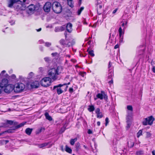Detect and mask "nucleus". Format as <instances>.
<instances>
[{
  "mask_svg": "<svg viewBox=\"0 0 155 155\" xmlns=\"http://www.w3.org/2000/svg\"><path fill=\"white\" fill-rule=\"evenodd\" d=\"M28 2L29 0H23V2H19V1H15L14 0H8V6L12 8L13 5L15 4L14 7L17 11L23 10L27 6L26 4H28Z\"/></svg>",
  "mask_w": 155,
  "mask_h": 155,
  "instance_id": "obj_1",
  "label": "nucleus"
},
{
  "mask_svg": "<svg viewBox=\"0 0 155 155\" xmlns=\"http://www.w3.org/2000/svg\"><path fill=\"white\" fill-rule=\"evenodd\" d=\"M62 71V68L61 67H58L56 69L52 68L49 70L48 72V74L51 79L54 80L57 78V76L59 75Z\"/></svg>",
  "mask_w": 155,
  "mask_h": 155,
  "instance_id": "obj_2",
  "label": "nucleus"
},
{
  "mask_svg": "<svg viewBox=\"0 0 155 155\" xmlns=\"http://www.w3.org/2000/svg\"><path fill=\"white\" fill-rule=\"evenodd\" d=\"M14 87V91L15 93H20L24 90L25 88V85L21 83H18L15 84Z\"/></svg>",
  "mask_w": 155,
  "mask_h": 155,
  "instance_id": "obj_3",
  "label": "nucleus"
},
{
  "mask_svg": "<svg viewBox=\"0 0 155 155\" xmlns=\"http://www.w3.org/2000/svg\"><path fill=\"white\" fill-rule=\"evenodd\" d=\"M52 8L54 12L56 13H59L61 12L62 8L60 4L57 2L53 3Z\"/></svg>",
  "mask_w": 155,
  "mask_h": 155,
  "instance_id": "obj_4",
  "label": "nucleus"
},
{
  "mask_svg": "<svg viewBox=\"0 0 155 155\" xmlns=\"http://www.w3.org/2000/svg\"><path fill=\"white\" fill-rule=\"evenodd\" d=\"M51 83V79L49 77L43 78L40 81L41 84L43 86L47 87L49 86Z\"/></svg>",
  "mask_w": 155,
  "mask_h": 155,
  "instance_id": "obj_5",
  "label": "nucleus"
},
{
  "mask_svg": "<svg viewBox=\"0 0 155 155\" xmlns=\"http://www.w3.org/2000/svg\"><path fill=\"white\" fill-rule=\"evenodd\" d=\"M38 7L34 4H31L28 6L27 9V13L29 14H33L34 11L38 9Z\"/></svg>",
  "mask_w": 155,
  "mask_h": 155,
  "instance_id": "obj_6",
  "label": "nucleus"
},
{
  "mask_svg": "<svg viewBox=\"0 0 155 155\" xmlns=\"http://www.w3.org/2000/svg\"><path fill=\"white\" fill-rule=\"evenodd\" d=\"M154 120V118L153 117H147L145 118L143 121V124L144 125H146L147 124L151 125L153 123V122Z\"/></svg>",
  "mask_w": 155,
  "mask_h": 155,
  "instance_id": "obj_7",
  "label": "nucleus"
},
{
  "mask_svg": "<svg viewBox=\"0 0 155 155\" xmlns=\"http://www.w3.org/2000/svg\"><path fill=\"white\" fill-rule=\"evenodd\" d=\"M4 88V91L7 93H9L14 90V85L12 84H8Z\"/></svg>",
  "mask_w": 155,
  "mask_h": 155,
  "instance_id": "obj_8",
  "label": "nucleus"
},
{
  "mask_svg": "<svg viewBox=\"0 0 155 155\" xmlns=\"http://www.w3.org/2000/svg\"><path fill=\"white\" fill-rule=\"evenodd\" d=\"M62 86H63V85L60 84L58 85L54 86L53 87V89L56 91L57 94L59 95L62 94L63 92V91L62 90L63 88H61V87Z\"/></svg>",
  "mask_w": 155,
  "mask_h": 155,
  "instance_id": "obj_9",
  "label": "nucleus"
},
{
  "mask_svg": "<svg viewBox=\"0 0 155 155\" xmlns=\"http://www.w3.org/2000/svg\"><path fill=\"white\" fill-rule=\"evenodd\" d=\"M51 6V2H46L43 7V9L45 11L47 12H49L50 11Z\"/></svg>",
  "mask_w": 155,
  "mask_h": 155,
  "instance_id": "obj_10",
  "label": "nucleus"
},
{
  "mask_svg": "<svg viewBox=\"0 0 155 155\" xmlns=\"http://www.w3.org/2000/svg\"><path fill=\"white\" fill-rule=\"evenodd\" d=\"M8 81L7 79L5 78L3 79L1 82H0V87L3 88L8 84Z\"/></svg>",
  "mask_w": 155,
  "mask_h": 155,
  "instance_id": "obj_11",
  "label": "nucleus"
},
{
  "mask_svg": "<svg viewBox=\"0 0 155 155\" xmlns=\"http://www.w3.org/2000/svg\"><path fill=\"white\" fill-rule=\"evenodd\" d=\"M101 93H99L97 95V97L98 98L101 99H102L104 98V99H107V96L105 94V92L104 91H101Z\"/></svg>",
  "mask_w": 155,
  "mask_h": 155,
  "instance_id": "obj_12",
  "label": "nucleus"
},
{
  "mask_svg": "<svg viewBox=\"0 0 155 155\" xmlns=\"http://www.w3.org/2000/svg\"><path fill=\"white\" fill-rule=\"evenodd\" d=\"M127 125L126 127L127 129L129 128L132 123V117H128L127 119Z\"/></svg>",
  "mask_w": 155,
  "mask_h": 155,
  "instance_id": "obj_13",
  "label": "nucleus"
},
{
  "mask_svg": "<svg viewBox=\"0 0 155 155\" xmlns=\"http://www.w3.org/2000/svg\"><path fill=\"white\" fill-rule=\"evenodd\" d=\"M39 86V84L38 81H35L32 83L31 84V87L33 88H38Z\"/></svg>",
  "mask_w": 155,
  "mask_h": 155,
  "instance_id": "obj_14",
  "label": "nucleus"
},
{
  "mask_svg": "<svg viewBox=\"0 0 155 155\" xmlns=\"http://www.w3.org/2000/svg\"><path fill=\"white\" fill-rule=\"evenodd\" d=\"M72 25L71 23H68L67 24L66 26V29L68 32L70 33L72 31Z\"/></svg>",
  "mask_w": 155,
  "mask_h": 155,
  "instance_id": "obj_15",
  "label": "nucleus"
},
{
  "mask_svg": "<svg viewBox=\"0 0 155 155\" xmlns=\"http://www.w3.org/2000/svg\"><path fill=\"white\" fill-rule=\"evenodd\" d=\"M65 28L63 26L56 27L55 28L54 31L56 32H60L64 30Z\"/></svg>",
  "mask_w": 155,
  "mask_h": 155,
  "instance_id": "obj_16",
  "label": "nucleus"
},
{
  "mask_svg": "<svg viewBox=\"0 0 155 155\" xmlns=\"http://www.w3.org/2000/svg\"><path fill=\"white\" fill-rule=\"evenodd\" d=\"M95 112L97 115V116H102L103 115L102 112L100 111V109L99 108H97L95 110Z\"/></svg>",
  "mask_w": 155,
  "mask_h": 155,
  "instance_id": "obj_17",
  "label": "nucleus"
},
{
  "mask_svg": "<svg viewBox=\"0 0 155 155\" xmlns=\"http://www.w3.org/2000/svg\"><path fill=\"white\" fill-rule=\"evenodd\" d=\"M26 123V122H23L22 123H20L18 125H16V126L14 127L13 128V130H15L16 129L19 128L23 127Z\"/></svg>",
  "mask_w": 155,
  "mask_h": 155,
  "instance_id": "obj_18",
  "label": "nucleus"
},
{
  "mask_svg": "<svg viewBox=\"0 0 155 155\" xmlns=\"http://www.w3.org/2000/svg\"><path fill=\"white\" fill-rule=\"evenodd\" d=\"M6 123L10 125H16L18 124L17 122H14V121L11 120H7Z\"/></svg>",
  "mask_w": 155,
  "mask_h": 155,
  "instance_id": "obj_19",
  "label": "nucleus"
},
{
  "mask_svg": "<svg viewBox=\"0 0 155 155\" xmlns=\"http://www.w3.org/2000/svg\"><path fill=\"white\" fill-rule=\"evenodd\" d=\"M32 130V129H31L29 128H27L25 130V133H26L28 135H30L31 133V132Z\"/></svg>",
  "mask_w": 155,
  "mask_h": 155,
  "instance_id": "obj_20",
  "label": "nucleus"
},
{
  "mask_svg": "<svg viewBox=\"0 0 155 155\" xmlns=\"http://www.w3.org/2000/svg\"><path fill=\"white\" fill-rule=\"evenodd\" d=\"M75 43V42L74 41H72L71 42H68L67 41L65 46L66 47H70L74 45Z\"/></svg>",
  "mask_w": 155,
  "mask_h": 155,
  "instance_id": "obj_21",
  "label": "nucleus"
},
{
  "mask_svg": "<svg viewBox=\"0 0 155 155\" xmlns=\"http://www.w3.org/2000/svg\"><path fill=\"white\" fill-rule=\"evenodd\" d=\"M95 109L94 106L93 105H89L88 106V110L90 112H92Z\"/></svg>",
  "mask_w": 155,
  "mask_h": 155,
  "instance_id": "obj_22",
  "label": "nucleus"
},
{
  "mask_svg": "<svg viewBox=\"0 0 155 155\" xmlns=\"http://www.w3.org/2000/svg\"><path fill=\"white\" fill-rule=\"evenodd\" d=\"M65 151L70 153H72V150L67 145L65 146Z\"/></svg>",
  "mask_w": 155,
  "mask_h": 155,
  "instance_id": "obj_23",
  "label": "nucleus"
},
{
  "mask_svg": "<svg viewBox=\"0 0 155 155\" xmlns=\"http://www.w3.org/2000/svg\"><path fill=\"white\" fill-rule=\"evenodd\" d=\"M77 138H75L74 139H72L70 140V143L71 145H74L75 142L77 140Z\"/></svg>",
  "mask_w": 155,
  "mask_h": 155,
  "instance_id": "obj_24",
  "label": "nucleus"
},
{
  "mask_svg": "<svg viewBox=\"0 0 155 155\" xmlns=\"http://www.w3.org/2000/svg\"><path fill=\"white\" fill-rule=\"evenodd\" d=\"M134 143L133 141H130L128 142V144L129 147H132L134 146Z\"/></svg>",
  "mask_w": 155,
  "mask_h": 155,
  "instance_id": "obj_25",
  "label": "nucleus"
},
{
  "mask_svg": "<svg viewBox=\"0 0 155 155\" xmlns=\"http://www.w3.org/2000/svg\"><path fill=\"white\" fill-rule=\"evenodd\" d=\"M66 42L67 41L64 40V39H61L60 41V43L61 44L65 46Z\"/></svg>",
  "mask_w": 155,
  "mask_h": 155,
  "instance_id": "obj_26",
  "label": "nucleus"
},
{
  "mask_svg": "<svg viewBox=\"0 0 155 155\" xmlns=\"http://www.w3.org/2000/svg\"><path fill=\"white\" fill-rule=\"evenodd\" d=\"M84 7H81L78 11V15H79L82 11L84 10Z\"/></svg>",
  "mask_w": 155,
  "mask_h": 155,
  "instance_id": "obj_27",
  "label": "nucleus"
},
{
  "mask_svg": "<svg viewBox=\"0 0 155 155\" xmlns=\"http://www.w3.org/2000/svg\"><path fill=\"white\" fill-rule=\"evenodd\" d=\"M136 154L138 155H142L143 154V151L142 150L137 151L136 152Z\"/></svg>",
  "mask_w": 155,
  "mask_h": 155,
  "instance_id": "obj_28",
  "label": "nucleus"
},
{
  "mask_svg": "<svg viewBox=\"0 0 155 155\" xmlns=\"http://www.w3.org/2000/svg\"><path fill=\"white\" fill-rule=\"evenodd\" d=\"M119 36L120 38L121 37L122 35L123 34L122 31V29L121 27H120L119 29Z\"/></svg>",
  "mask_w": 155,
  "mask_h": 155,
  "instance_id": "obj_29",
  "label": "nucleus"
},
{
  "mask_svg": "<svg viewBox=\"0 0 155 155\" xmlns=\"http://www.w3.org/2000/svg\"><path fill=\"white\" fill-rule=\"evenodd\" d=\"M146 134V137L147 138L150 137L152 135V134L149 132H147Z\"/></svg>",
  "mask_w": 155,
  "mask_h": 155,
  "instance_id": "obj_30",
  "label": "nucleus"
},
{
  "mask_svg": "<svg viewBox=\"0 0 155 155\" xmlns=\"http://www.w3.org/2000/svg\"><path fill=\"white\" fill-rule=\"evenodd\" d=\"M48 144L47 143H44L42 144H41L39 146V147L40 148H42L45 147L48 145Z\"/></svg>",
  "mask_w": 155,
  "mask_h": 155,
  "instance_id": "obj_31",
  "label": "nucleus"
},
{
  "mask_svg": "<svg viewBox=\"0 0 155 155\" xmlns=\"http://www.w3.org/2000/svg\"><path fill=\"white\" fill-rule=\"evenodd\" d=\"M142 131L141 130H139L137 134V137H139L140 136L142 135Z\"/></svg>",
  "mask_w": 155,
  "mask_h": 155,
  "instance_id": "obj_32",
  "label": "nucleus"
},
{
  "mask_svg": "<svg viewBox=\"0 0 155 155\" xmlns=\"http://www.w3.org/2000/svg\"><path fill=\"white\" fill-rule=\"evenodd\" d=\"M80 144L79 143H77L76 144V150L78 151L80 148Z\"/></svg>",
  "mask_w": 155,
  "mask_h": 155,
  "instance_id": "obj_33",
  "label": "nucleus"
},
{
  "mask_svg": "<svg viewBox=\"0 0 155 155\" xmlns=\"http://www.w3.org/2000/svg\"><path fill=\"white\" fill-rule=\"evenodd\" d=\"M88 54L91 56L93 57L94 55V51L93 50L90 51H88Z\"/></svg>",
  "mask_w": 155,
  "mask_h": 155,
  "instance_id": "obj_34",
  "label": "nucleus"
},
{
  "mask_svg": "<svg viewBox=\"0 0 155 155\" xmlns=\"http://www.w3.org/2000/svg\"><path fill=\"white\" fill-rule=\"evenodd\" d=\"M72 1H68V5L71 7H73V5L72 3Z\"/></svg>",
  "mask_w": 155,
  "mask_h": 155,
  "instance_id": "obj_35",
  "label": "nucleus"
},
{
  "mask_svg": "<svg viewBox=\"0 0 155 155\" xmlns=\"http://www.w3.org/2000/svg\"><path fill=\"white\" fill-rule=\"evenodd\" d=\"M34 75V74L33 72H31L28 74V78H31Z\"/></svg>",
  "mask_w": 155,
  "mask_h": 155,
  "instance_id": "obj_36",
  "label": "nucleus"
},
{
  "mask_svg": "<svg viewBox=\"0 0 155 155\" xmlns=\"http://www.w3.org/2000/svg\"><path fill=\"white\" fill-rule=\"evenodd\" d=\"M127 108L128 110L132 111L133 110L132 107L131 105H128L127 106Z\"/></svg>",
  "mask_w": 155,
  "mask_h": 155,
  "instance_id": "obj_37",
  "label": "nucleus"
},
{
  "mask_svg": "<svg viewBox=\"0 0 155 155\" xmlns=\"http://www.w3.org/2000/svg\"><path fill=\"white\" fill-rule=\"evenodd\" d=\"M66 128H65V127H64H64H63L61 128V129L60 131V133H62L65 130Z\"/></svg>",
  "mask_w": 155,
  "mask_h": 155,
  "instance_id": "obj_38",
  "label": "nucleus"
},
{
  "mask_svg": "<svg viewBox=\"0 0 155 155\" xmlns=\"http://www.w3.org/2000/svg\"><path fill=\"white\" fill-rule=\"evenodd\" d=\"M51 45V43L46 42L45 43V46L47 47H49Z\"/></svg>",
  "mask_w": 155,
  "mask_h": 155,
  "instance_id": "obj_39",
  "label": "nucleus"
},
{
  "mask_svg": "<svg viewBox=\"0 0 155 155\" xmlns=\"http://www.w3.org/2000/svg\"><path fill=\"white\" fill-rule=\"evenodd\" d=\"M109 122L108 118L107 117L105 119V126H107Z\"/></svg>",
  "mask_w": 155,
  "mask_h": 155,
  "instance_id": "obj_40",
  "label": "nucleus"
},
{
  "mask_svg": "<svg viewBox=\"0 0 155 155\" xmlns=\"http://www.w3.org/2000/svg\"><path fill=\"white\" fill-rule=\"evenodd\" d=\"M67 84H63V86H64V91H65L67 90L68 87V86L67 85Z\"/></svg>",
  "mask_w": 155,
  "mask_h": 155,
  "instance_id": "obj_41",
  "label": "nucleus"
},
{
  "mask_svg": "<svg viewBox=\"0 0 155 155\" xmlns=\"http://www.w3.org/2000/svg\"><path fill=\"white\" fill-rule=\"evenodd\" d=\"M5 131H6V133H12L13 132V130H8Z\"/></svg>",
  "mask_w": 155,
  "mask_h": 155,
  "instance_id": "obj_42",
  "label": "nucleus"
},
{
  "mask_svg": "<svg viewBox=\"0 0 155 155\" xmlns=\"http://www.w3.org/2000/svg\"><path fill=\"white\" fill-rule=\"evenodd\" d=\"M46 119L49 120L50 121L52 120V118L51 117H46Z\"/></svg>",
  "mask_w": 155,
  "mask_h": 155,
  "instance_id": "obj_43",
  "label": "nucleus"
},
{
  "mask_svg": "<svg viewBox=\"0 0 155 155\" xmlns=\"http://www.w3.org/2000/svg\"><path fill=\"white\" fill-rule=\"evenodd\" d=\"M45 130V128H44L41 127L40 129L38 130V133H41L42 130Z\"/></svg>",
  "mask_w": 155,
  "mask_h": 155,
  "instance_id": "obj_44",
  "label": "nucleus"
},
{
  "mask_svg": "<svg viewBox=\"0 0 155 155\" xmlns=\"http://www.w3.org/2000/svg\"><path fill=\"white\" fill-rule=\"evenodd\" d=\"M44 60L46 62H49L50 61V59L48 57H45L44 58Z\"/></svg>",
  "mask_w": 155,
  "mask_h": 155,
  "instance_id": "obj_45",
  "label": "nucleus"
},
{
  "mask_svg": "<svg viewBox=\"0 0 155 155\" xmlns=\"http://www.w3.org/2000/svg\"><path fill=\"white\" fill-rule=\"evenodd\" d=\"M69 91L70 93H72L73 91V89L71 87L69 89Z\"/></svg>",
  "mask_w": 155,
  "mask_h": 155,
  "instance_id": "obj_46",
  "label": "nucleus"
},
{
  "mask_svg": "<svg viewBox=\"0 0 155 155\" xmlns=\"http://www.w3.org/2000/svg\"><path fill=\"white\" fill-rule=\"evenodd\" d=\"M87 133L89 134H91L92 133V131L90 129H89L88 130Z\"/></svg>",
  "mask_w": 155,
  "mask_h": 155,
  "instance_id": "obj_47",
  "label": "nucleus"
},
{
  "mask_svg": "<svg viewBox=\"0 0 155 155\" xmlns=\"http://www.w3.org/2000/svg\"><path fill=\"white\" fill-rule=\"evenodd\" d=\"M112 74H111V73H110L109 74V76H108L109 78H111Z\"/></svg>",
  "mask_w": 155,
  "mask_h": 155,
  "instance_id": "obj_48",
  "label": "nucleus"
},
{
  "mask_svg": "<svg viewBox=\"0 0 155 155\" xmlns=\"http://www.w3.org/2000/svg\"><path fill=\"white\" fill-rule=\"evenodd\" d=\"M45 116H50L48 114V112H45Z\"/></svg>",
  "mask_w": 155,
  "mask_h": 155,
  "instance_id": "obj_49",
  "label": "nucleus"
},
{
  "mask_svg": "<svg viewBox=\"0 0 155 155\" xmlns=\"http://www.w3.org/2000/svg\"><path fill=\"white\" fill-rule=\"evenodd\" d=\"M119 45H117L115 46L114 48L115 49H117V48H119Z\"/></svg>",
  "mask_w": 155,
  "mask_h": 155,
  "instance_id": "obj_50",
  "label": "nucleus"
},
{
  "mask_svg": "<svg viewBox=\"0 0 155 155\" xmlns=\"http://www.w3.org/2000/svg\"><path fill=\"white\" fill-rule=\"evenodd\" d=\"M11 77L13 79H15L16 78V76L14 74H13L12 75Z\"/></svg>",
  "mask_w": 155,
  "mask_h": 155,
  "instance_id": "obj_51",
  "label": "nucleus"
},
{
  "mask_svg": "<svg viewBox=\"0 0 155 155\" xmlns=\"http://www.w3.org/2000/svg\"><path fill=\"white\" fill-rule=\"evenodd\" d=\"M117 9H115L113 11V14L115 13L116 12H117Z\"/></svg>",
  "mask_w": 155,
  "mask_h": 155,
  "instance_id": "obj_52",
  "label": "nucleus"
},
{
  "mask_svg": "<svg viewBox=\"0 0 155 155\" xmlns=\"http://www.w3.org/2000/svg\"><path fill=\"white\" fill-rule=\"evenodd\" d=\"M152 71H153L155 73V67H153L152 68Z\"/></svg>",
  "mask_w": 155,
  "mask_h": 155,
  "instance_id": "obj_53",
  "label": "nucleus"
},
{
  "mask_svg": "<svg viewBox=\"0 0 155 155\" xmlns=\"http://www.w3.org/2000/svg\"><path fill=\"white\" fill-rule=\"evenodd\" d=\"M6 133V131H3L1 133H0V136L2 134H5V133Z\"/></svg>",
  "mask_w": 155,
  "mask_h": 155,
  "instance_id": "obj_54",
  "label": "nucleus"
},
{
  "mask_svg": "<svg viewBox=\"0 0 155 155\" xmlns=\"http://www.w3.org/2000/svg\"><path fill=\"white\" fill-rule=\"evenodd\" d=\"M57 54V53H52L51 54V55L53 56L56 55Z\"/></svg>",
  "mask_w": 155,
  "mask_h": 155,
  "instance_id": "obj_55",
  "label": "nucleus"
},
{
  "mask_svg": "<svg viewBox=\"0 0 155 155\" xmlns=\"http://www.w3.org/2000/svg\"><path fill=\"white\" fill-rule=\"evenodd\" d=\"M153 155H155V151L154 150H153L152 152Z\"/></svg>",
  "mask_w": 155,
  "mask_h": 155,
  "instance_id": "obj_56",
  "label": "nucleus"
},
{
  "mask_svg": "<svg viewBox=\"0 0 155 155\" xmlns=\"http://www.w3.org/2000/svg\"><path fill=\"white\" fill-rule=\"evenodd\" d=\"M111 63L110 62H109V66H108L109 68H110V67H111Z\"/></svg>",
  "mask_w": 155,
  "mask_h": 155,
  "instance_id": "obj_57",
  "label": "nucleus"
},
{
  "mask_svg": "<svg viewBox=\"0 0 155 155\" xmlns=\"http://www.w3.org/2000/svg\"><path fill=\"white\" fill-rule=\"evenodd\" d=\"M109 83H110V84H112L113 83V80H112V79L110 81H109Z\"/></svg>",
  "mask_w": 155,
  "mask_h": 155,
  "instance_id": "obj_58",
  "label": "nucleus"
},
{
  "mask_svg": "<svg viewBox=\"0 0 155 155\" xmlns=\"http://www.w3.org/2000/svg\"><path fill=\"white\" fill-rule=\"evenodd\" d=\"M98 7H99L100 9H101L102 8V6L100 5H99L98 6Z\"/></svg>",
  "mask_w": 155,
  "mask_h": 155,
  "instance_id": "obj_59",
  "label": "nucleus"
},
{
  "mask_svg": "<svg viewBox=\"0 0 155 155\" xmlns=\"http://www.w3.org/2000/svg\"><path fill=\"white\" fill-rule=\"evenodd\" d=\"M3 141L5 142V144H6L7 143H8L9 142V141L8 140H3Z\"/></svg>",
  "mask_w": 155,
  "mask_h": 155,
  "instance_id": "obj_60",
  "label": "nucleus"
},
{
  "mask_svg": "<svg viewBox=\"0 0 155 155\" xmlns=\"http://www.w3.org/2000/svg\"><path fill=\"white\" fill-rule=\"evenodd\" d=\"M2 87H0V94H1L2 93Z\"/></svg>",
  "mask_w": 155,
  "mask_h": 155,
  "instance_id": "obj_61",
  "label": "nucleus"
},
{
  "mask_svg": "<svg viewBox=\"0 0 155 155\" xmlns=\"http://www.w3.org/2000/svg\"><path fill=\"white\" fill-rule=\"evenodd\" d=\"M97 125L98 126H99L100 125V122L99 121H98L97 123Z\"/></svg>",
  "mask_w": 155,
  "mask_h": 155,
  "instance_id": "obj_62",
  "label": "nucleus"
},
{
  "mask_svg": "<svg viewBox=\"0 0 155 155\" xmlns=\"http://www.w3.org/2000/svg\"><path fill=\"white\" fill-rule=\"evenodd\" d=\"M81 1H82V0H79V5H81Z\"/></svg>",
  "mask_w": 155,
  "mask_h": 155,
  "instance_id": "obj_63",
  "label": "nucleus"
},
{
  "mask_svg": "<svg viewBox=\"0 0 155 155\" xmlns=\"http://www.w3.org/2000/svg\"><path fill=\"white\" fill-rule=\"evenodd\" d=\"M91 41H89L88 42H87V44L88 45H90L91 44Z\"/></svg>",
  "mask_w": 155,
  "mask_h": 155,
  "instance_id": "obj_64",
  "label": "nucleus"
}]
</instances>
